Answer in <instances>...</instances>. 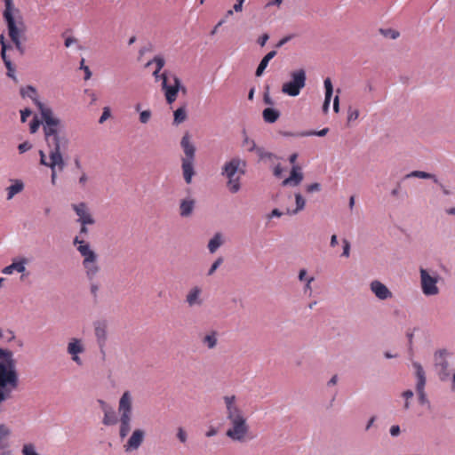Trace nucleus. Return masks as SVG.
Listing matches in <instances>:
<instances>
[{
    "instance_id": "1",
    "label": "nucleus",
    "mask_w": 455,
    "mask_h": 455,
    "mask_svg": "<svg viewBox=\"0 0 455 455\" xmlns=\"http://www.w3.org/2000/svg\"><path fill=\"white\" fill-rule=\"evenodd\" d=\"M62 128L61 121L56 123L47 121L44 124V140L50 149L49 161L46 160L45 153L39 150L40 164L50 169L58 168L59 171H63L66 166L62 149H66L68 144V138L61 132Z\"/></svg>"
},
{
    "instance_id": "2",
    "label": "nucleus",
    "mask_w": 455,
    "mask_h": 455,
    "mask_svg": "<svg viewBox=\"0 0 455 455\" xmlns=\"http://www.w3.org/2000/svg\"><path fill=\"white\" fill-rule=\"evenodd\" d=\"M223 400L227 409V419L230 424L226 435L232 441L242 443L249 432L246 418L243 411L235 404V395H225Z\"/></svg>"
},
{
    "instance_id": "3",
    "label": "nucleus",
    "mask_w": 455,
    "mask_h": 455,
    "mask_svg": "<svg viewBox=\"0 0 455 455\" xmlns=\"http://www.w3.org/2000/svg\"><path fill=\"white\" fill-rule=\"evenodd\" d=\"M132 399L131 393L125 391L118 404V412L120 415V428L119 435L121 438H124L131 430L132 411Z\"/></svg>"
},
{
    "instance_id": "4",
    "label": "nucleus",
    "mask_w": 455,
    "mask_h": 455,
    "mask_svg": "<svg viewBox=\"0 0 455 455\" xmlns=\"http://www.w3.org/2000/svg\"><path fill=\"white\" fill-rule=\"evenodd\" d=\"M162 88L164 91L166 101L172 104L176 100L178 92L186 88L182 86L181 80L174 74H168L166 71L162 73Z\"/></svg>"
},
{
    "instance_id": "5",
    "label": "nucleus",
    "mask_w": 455,
    "mask_h": 455,
    "mask_svg": "<svg viewBox=\"0 0 455 455\" xmlns=\"http://www.w3.org/2000/svg\"><path fill=\"white\" fill-rule=\"evenodd\" d=\"M290 76L291 80L283 84L282 92L288 96L296 97L306 85L307 74L303 68H299L291 71Z\"/></svg>"
},
{
    "instance_id": "6",
    "label": "nucleus",
    "mask_w": 455,
    "mask_h": 455,
    "mask_svg": "<svg viewBox=\"0 0 455 455\" xmlns=\"http://www.w3.org/2000/svg\"><path fill=\"white\" fill-rule=\"evenodd\" d=\"M20 94L23 98H29L34 104L37 107L41 116L44 118L45 124L47 121L52 123L60 122V119L53 116V112L50 108H47L37 96L36 89L32 85H27L20 89Z\"/></svg>"
},
{
    "instance_id": "7",
    "label": "nucleus",
    "mask_w": 455,
    "mask_h": 455,
    "mask_svg": "<svg viewBox=\"0 0 455 455\" xmlns=\"http://www.w3.org/2000/svg\"><path fill=\"white\" fill-rule=\"evenodd\" d=\"M419 273L421 290L423 294L426 296H435L438 294V275L436 273H434V275H430L429 272L425 268H420Z\"/></svg>"
},
{
    "instance_id": "8",
    "label": "nucleus",
    "mask_w": 455,
    "mask_h": 455,
    "mask_svg": "<svg viewBox=\"0 0 455 455\" xmlns=\"http://www.w3.org/2000/svg\"><path fill=\"white\" fill-rule=\"evenodd\" d=\"M448 354L449 353L446 349H439L435 351L434 355L435 367L440 379L443 381L448 379L450 377V372L448 371L449 363L446 359Z\"/></svg>"
},
{
    "instance_id": "9",
    "label": "nucleus",
    "mask_w": 455,
    "mask_h": 455,
    "mask_svg": "<svg viewBox=\"0 0 455 455\" xmlns=\"http://www.w3.org/2000/svg\"><path fill=\"white\" fill-rule=\"evenodd\" d=\"M3 17L6 23L8 35L12 42L14 44L20 41L24 32L18 28L12 12H8L5 15H3Z\"/></svg>"
},
{
    "instance_id": "10",
    "label": "nucleus",
    "mask_w": 455,
    "mask_h": 455,
    "mask_svg": "<svg viewBox=\"0 0 455 455\" xmlns=\"http://www.w3.org/2000/svg\"><path fill=\"white\" fill-rule=\"evenodd\" d=\"M72 209L77 215V222L84 225H92L94 224L95 220L91 215L90 212L87 209L85 203H79L72 204Z\"/></svg>"
},
{
    "instance_id": "11",
    "label": "nucleus",
    "mask_w": 455,
    "mask_h": 455,
    "mask_svg": "<svg viewBox=\"0 0 455 455\" xmlns=\"http://www.w3.org/2000/svg\"><path fill=\"white\" fill-rule=\"evenodd\" d=\"M67 352L71 355L72 360L77 364L82 365L83 362L79 357V354L84 352V347L81 339L73 338L68 344Z\"/></svg>"
},
{
    "instance_id": "12",
    "label": "nucleus",
    "mask_w": 455,
    "mask_h": 455,
    "mask_svg": "<svg viewBox=\"0 0 455 455\" xmlns=\"http://www.w3.org/2000/svg\"><path fill=\"white\" fill-rule=\"evenodd\" d=\"M241 166L245 167L246 162L237 157L232 158L224 164L222 174L227 178L234 177Z\"/></svg>"
},
{
    "instance_id": "13",
    "label": "nucleus",
    "mask_w": 455,
    "mask_h": 455,
    "mask_svg": "<svg viewBox=\"0 0 455 455\" xmlns=\"http://www.w3.org/2000/svg\"><path fill=\"white\" fill-rule=\"evenodd\" d=\"M145 437V432L141 429H135L126 444L124 445L125 451H136L141 445Z\"/></svg>"
},
{
    "instance_id": "14",
    "label": "nucleus",
    "mask_w": 455,
    "mask_h": 455,
    "mask_svg": "<svg viewBox=\"0 0 455 455\" xmlns=\"http://www.w3.org/2000/svg\"><path fill=\"white\" fill-rule=\"evenodd\" d=\"M180 146L183 149L185 156L182 158L183 161H195L196 156V147L190 141L189 135L186 133L180 141Z\"/></svg>"
},
{
    "instance_id": "15",
    "label": "nucleus",
    "mask_w": 455,
    "mask_h": 455,
    "mask_svg": "<svg viewBox=\"0 0 455 455\" xmlns=\"http://www.w3.org/2000/svg\"><path fill=\"white\" fill-rule=\"evenodd\" d=\"M303 180V173L300 171V168L297 165H293L290 176L284 179L282 182V186L283 187H296L301 183Z\"/></svg>"
},
{
    "instance_id": "16",
    "label": "nucleus",
    "mask_w": 455,
    "mask_h": 455,
    "mask_svg": "<svg viewBox=\"0 0 455 455\" xmlns=\"http://www.w3.org/2000/svg\"><path fill=\"white\" fill-rule=\"evenodd\" d=\"M371 290L375 294V296L381 300H385L392 297L391 291L380 281H372L371 283Z\"/></svg>"
},
{
    "instance_id": "17",
    "label": "nucleus",
    "mask_w": 455,
    "mask_h": 455,
    "mask_svg": "<svg viewBox=\"0 0 455 455\" xmlns=\"http://www.w3.org/2000/svg\"><path fill=\"white\" fill-rule=\"evenodd\" d=\"M28 259L26 258H19L14 259L12 264L3 268L2 273L4 275H12L14 271L18 273H24Z\"/></svg>"
},
{
    "instance_id": "18",
    "label": "nucleus",
    "mask_w": 455,
    "mask_h": 455,
    "mask_svg": "<svg viewBox=\"0 0 455 455\" xmlns=\"http://www.w3.org/2000/svg\"><path fill=\"white\" fill-rule=\"evenodd\" d=\"M95 336L99 344V347L103 353V347L106 344L107 339V324L105 322L95 323Z\"/></svg>"
},
{
    "instance_id": "19",
    "label": "nucleus",
    "mask_w": 455,
    "mask_h": 455,
    "mask_svg": "<svg viewBox=\"0 0 455 455\" xmlns=\"http://www.w3.org/2000/svg\"><path fill=\"white\" fill-rule=\"evenodd\" d=\"M413 366L416 369V377H417V383H416V391L417 393L419 392H425V386H426V376H425V371L423 367L419 363H413Z\"/></svg>"
},
{
    "instance_id": "20",
    "label": "nucleus",
    "mask_w": 455,
    "mask_h": 455,
    "mask_svg": "<svg viewBox=\"0 0 455 455\" xmlns=\"http://www.w3.org/2000/svg\"><path fill=\"white\" fill-rule=\"evenodd\" d=\"M181 168L186 183L190 184L192 182V178L195 175L194 161L181 160Z\"/></svg>"
},
{
    "instance_id": "21",
    "label": "nucleus",
    "mask_w": 455,
    "mask_h": 455,
    "mask_svg": "<svg viewBox=\"0 0 455 455\" xmlns=\"http://www.w3.org/2000/svg\"><path fill=\"white\" fill-rule=\"evenodd\" d=\"M276 55V51L273 50L267 52L259 63L255 75L256 76H261L267 68L269 61Z\"/></svg>"
},
{
    "instance_id": "22",
    "label": "nucleus",
    "mask_w": 455,
    "mask_h": 455,
    "mask_svg": "<svg viewBox=\"0 0 455 455\" xmlns=\"http://www.w3.org/2000/svg\"><path fill=\"white\" fill-rule=\"evenodd\" d=\"M281 113L275 108H266L262 111L263 120L267 124L275 123L280 117Z\"/></svg>"
},
{
    "instance_id": "23",
    "label": "nucleus",
    "mask_w": 455,
    "mask_h": 455,
    "mask_svg": "<svg viewBox=\"0 0 455 455\" xmlns=\"http://www.w3.org/2000/svg\"><path fill=\"white\" fill-rule=\"evenodd\" d=\"M201 289L197 286L192 288L187 295L186 301L190 307L200 306L202 299H200Z\"/></svg>"
},
{
    "instance_id": "24",
    "label": "nucleus",
    "mask_w": 455,
    "mask_h": 455,
    "mask_svg": "<svg viewBox=\"0 0 455 455\" xmlns=\"http://www.w3.org/2000/svg\"><path fill=\"white\" fill-rule=\"evenodd\" d=\"M12 184L9 186L7 190V200H11L15 195L20 193L24 188V183L21 180H12Z\"/></svg>"
},
{
    "instance_id": "25",
    "label": "nucleus",
    "mask_w": 455,
    "mask_h": 455,
    "mask_svg": "<svg viewBox=\"0 0 455 455\" xmlns=\"http://www.w3.org/2000/svg\"><path fill=\"white\" fill-rule=\"evenodd\" d=\"M180 216L181 217H188L189 216L195 208V201L192 199H185L182 200L180 203Z\"/></svg>"
},
{
    "instance_id": "26",
    "label": "nucleus",
    "mask_w": 455,
    "mask_h": 455,
    "mask_svg": "<svg viewBox=\"0 0 455 455\" xmlns=\"http://www.w3.org/2000/svg\"><path fill=\"white\" fill-rule=\"evenodd\" d=\"M419 178V179H431L435 183H438V178L432 173L423 171H412L406 175V178Z\"/></svg>"
},
{
    "instance_id": "27",
    "label": "nucleus",
    "mask_w": 455,
    "mask_h": 455,
    "mask_svg": "<svg viewBox=\"0 0 455 455\" xmlns=\"http://www.w3.org/2000/svg\"><path fill=\"white\" fill-rule=\"evenodd\" d=\"M83 266L86 271L87 277L92 281L99 273L100 267L97 261H92L88 264L83 263Z\"/></svg>"
},
{
    "instance_id": "28",
    "label": "nucleus",
    "mask_w": 455,
    "mask_h": 455,
    "mask_svg": "<svg viewBox=\"0 0 455 455\" xmlns=\"http://www.w3.org/2000/svg\"><path fill=\"white\" fill-rule=\"evenodd\" d=\"M295 203H296V208L292 211L287 210V214L290 215H295L299 212L302 211L305 208L306 205V200L299 193L295 194Z\"/></svg>"
},
{
    "instance_id": "29",
    "label": "nucleus",
    "mask_w": 455,
    "mask_h": 455,
    "mask_svg": "<svg viewBox=\"0 0 455 455\" xmlns=\"http://www.w3.org/2000/svg\"><path fill=\"white\" fill-rule=\"evenodd\" d=\"M222 238L220 233H216L213 237L209 241L208 249L211 253L215 252L221 245Z\"/></svg>"
},
{
    "instance_id": "30",
    "label": "nucleus",
    "mask_w": 455,
    "mask_h": 455,
    "mask_svg": "<svg viewBox=\"0 0 455 455\" xmlns=\"http://www.w3.org/2000/svg\"><path fill=\"white\" fill-rule=\"evenodd\" d=\"M173 124L175 125H179L180 124H181L182 122L185 121L186 117H187V112H186V108L185 107H180L178 108L174 113H173Z\"/></svg>"
},
{
    "instance_id": "31",
    "label": "nucleus",
    "mask_w": 455,
    "mask_h": 455,
    "mask_svg": "<svg viewBox=\"0 0 455 455\" xmlns=\"http://www.w3.org/2000/svg\"><path fill=\"white\" fill-rule=\"evenodd\" d=\"M73 243L75 245H77L76 250L79 251L81 255L92 250L90 244L84 242L83 239H80L79 236H76L74 238Z\"/></svg>"
},
{
    "instance_id": "32",
    "label": "nucleus",
    "mask_w": 455,
    "mask_h": 455,
    "mask_svg": "<svg viewBox=\"0 0 455 455\" xmlns=\"http://www.w3.org/2000/svg\"><path fill=\"white\" fill-rule=\"evenodd\" d=\"M44 118L41 116V119L38 118L37 116H34L33 119L29 124V131L31 133H35L39 129L40 125H43V130L44 131Z\"/></svg>"
},
{
    "instance_id": "33",
    "label": "nucleus",
    "mask_w": 455,
    "mask_h": 455,
    "mask_svg": "<svg viewBox=\"0 0 455 455\" xmlns=\"http://www.w3.org/2000/svg\"><path fill=\"white\" fill-rule=\"evenodd\" d=\"M243 143H242L243 147L245 148L246 150L249 152L255 151L258 148L256 145V142L247 136L245 131H243Z\"/></svg>"
},
{
    "instance_id": "34",
    "label": "nucleus",
    "mask_w": 455,
    "mask_h": 455,
    "mask_svg": "<svg viewBox=\"0 0 455 455\" xmlns=\"http://www.w3.org/2000/svg\"><path fill=\"white\" fill-rule=\"evenodd\" d=\"M228 186L229 191L232 193L238 192L241 188L240 178L234 176V177L228 178Z\"/></svg>"
},
{
    "instance_id": "35",
    "label": "nucleus",
    "mask_w": 455,
    "mask_h": 455,
    "mask_svg": "<svg viewBox=\"0 0 455 455\" xmlns=\"http://www.w3.org/2000/svg\"><path fill=\"white\" fill-rule=\"evenodd\" d=\"M203 342L208 348H213L217 344L216 332L212 331L210 334H207L204 338Z\"/></svg>"
},
{
    "instance_id": "36",
    "label": "nucleus",
    "mask_w": 455,
    "mask_h": 455,
    "mask_svg": "<svg viewBox=\"0 0 455 455\" xmlns=\"http://www.w3.org/2000/svg\"><path fill=\"white\" fill-rule=\"evenodd\" d=\"M11 435V429L4 424H0V450L5 448L3 440Z\"/></svg>"
},
{
    "instance_id": "37",
    "label": "nucleus",
    "mask_w": 455,
    "mask_h": 455,
    "mask_svg": "<svg viewBox=\"0 0 455 455\" xmlns=\"http://www.w3.org/2000/svg\"><path fill=\"white\" fill-rule=\"evenodd\" d=\"M328 132H329L328 128H323L319 131H315V130L302 131L301 135H304L305 137H310V136L323 137L328 133Z\"/></svg>"
},
{
    "instance_id": "38",
    "label": "nucleus",
    "mask_w": 455,
    "mask_h": 455,
    "mask_svg": "<svg viewBox=\"0 0 455 455\" xmlns=\"http://www.w3.org/2000/svg\"><path fill=\"white\" fill-rule=\"evenodd\" d=\"M260 160L272 159L275 155L271 152L266 151L263 148H257L255 150Z\"/></svg>"
},
{
    "instance_id": "39",
    "label": "nucleus",
    "mask_w": 455,
    "mask_h": 455,
    "mask_svg": "<svg viewBox=\"0 0 455 455\" xmlns=\"http://www.w3.org/2000/svg\"><path fill=\"white\" fill-rule=\"evenodd\" d=\"M156 63V68L161 70L165 64L164 58L162 55H156L154 59L147 63V66H149L151 63Z\"/></svg>"
},
{
    "instance_id": "40",
    "label": "nucleus",
    "mask_w": 455,
    "mask_h": 455,
    "mask_svg": "<svg viewBox=\"0 0 455 455\" xmlns=\"http://www.w3.org/2000/svg\"><path fill=\"white\" fill-rule=\"evenodd\" d=\"M82 256L84 257L83 263L85 264L97 260V254L92 250L87 251L86 253H83Z\"/></svg>"
},
{
    "instance_id": "41",
    "label": "nucleus",
    "mask_w": 455,
    "mask_h": 455,
    "mask_svg": "<svg viewBox=\"0 0 455 455\" xmlns=\"http://www.w3.org/2000/svg\"><path fill=\"white\" fill-rule=\"evenodd\" d=\"M21 452L23 455H39L32 443L24 444Z\"/></svg>"
},
{
    "instance_id": "42",
    "label": "nucleus",
    "mask_w": 455,
    "mask_h": 455,
    "mask_svg": "<svg viewBox=\"0 0 455 455\" xmlns=\"http://www.w3.org/2000/svg\"><path fill=\"white\" fill-rule=\"evenodd\" d=\"M324 89H325V95L328 97H332L333 94V86L331 78L327 77L324 79L323 82Z\"/></svg>"
},
{
    "instance_id": "43",
    "label": "nucleus",
    "mask_w": 455,
    "mask_h": 455,
    "mask_svg": "<svg viewBox=\"0 0 455 455\" xmlns=\"http://www.w3.org/2000/svg\"><path fill=\"white\" fill-rule=\"evenodd\" d=\"M102 422L106 426L114 425L116 423V419L113 414L105 412Z\"/></svg>"
},
{
    "instance_id": "44",
    "label": "nucleus",
    "mask_w": 455,
    "mask_h": 455,
    "mask_svg": "<svg viewBox=\"0 0 455 455\" xmlns=\"http://www.w3.org/2000/svg\"><path fill=\"white\" fill-rule=\"evenodd\" d=\"M342 247H343V251H342L341 256L348 258L350 255V248H351V244H350L349 241L347 239H343L342 240Z\"/></svg>"
},
{
    "instance_id": "45",
    "label": "nucleus",
    "mask_w": 455,
    "mask_h": 455,
    "mask_svg": "<svg viewBox=\"0 0 455 455\" xmlns=\"http://www.w3.org/2000/svg\"><path fill=\"white\" fill-rule=\"evenodd\" d=\"M380 31L386 37H390L392 39H395L399 36V32L394 29L387 28L380 29Z\"/></svg>"
},
{
    "instance_id": "46",
    "label": "nucleus",
    "mask_w": 455,
    "mask_h": 455,
    "mask_svg": "<svg viewBox=\"0 0 455 455\" xmlns=\"http://www.w3.org/2000/svg\"><path fill=\"white\" fill-rule=\"evenodd\" d=\"M151 117V111L147 109L140 113V122L141 124H147Z\"/></svg>"
},
{
    "instance_id": "47",
    "label": "nucleus",
    "mask_w": 455,
    "mask_h": 455,
    "mask_svg": "<svg viewBox=\"0 0 455 455\" xmlns=\"http://www.w3.org/2000/svg\"><path fill=\"white\" fill-rule=\"evenodd\" d=\"M177 438L179 441L182 443H185L188 440V435L186 431L183 429V427H180L177 429Z\"/></svg>"
},
{
    "instance_id": "48",
    "label": "nucleus",
    "mask_w": 455,
    "mask_h": 455,
    "mask_svg": "<svg viewBox=\"0 0 455 455\" xmlns=\"http://www.w3.org/2000/svg\"><path fill=\"white\" fill-rule=\"evenodd\" d=\"M32 148V144L29 141H24L18 146V150L20 154H24L25 152L30 150Z\"/></svg>"
},
{
    "instance_id": "49",
    "label": "nucleus",
    "mask_w": 455,
    "mask_h": 455,
    "mask_svg": "<svg viewBox=\"0 0 455 455\" xmlns=\"http://www.w3.org/2000/svg\"><path fill=\"white\" fill-rule=\"evenodd\" d=\"M359 116V111L357 109H354L352 108H349L347 111V121L352 122L358 118Z\"/></svg>"
},
{
    "instance_id": "50",
    "label": "nucleus",
    "mask_w": 455,
    "mask_h": 455,
    "mask_svg": "<svg viewBox=\"0 0 455 455\" xmlns=\"http://www.w3.org/2000/svg\"><path fill=\"white\" fill-rule=\"evenodd\" d=\"M322 188V186L318 182H314L307 186L306 190L307 193L318 192Z\"/></svg>"
},
{
    "instance_id": "51",
    "label": "nucleus",
    "mask_w": 455,
    "mask_h": 455,
    "mask_svg": "<svg viewBox=\"0 0 455 455\" xmlns=\"http://www.w3.org/2000/svg\"><path fill=\"white\" fill-rule=\"evenodd\" d=\"M413 395H414L413 391L411 390V389H408V390H405L404 392H403L402 395L405 399V403H404V408L405 409H409L410 403L408 402V400L410 398H411L413 396Z\"/></svg>"
},
{
    "instance_id": "52",
    "label": "nucleus",
    "mask_w": 455,
    "mask_h": 455,
    "mask_svg": "<svg viewBox=\"0 0 455 455\" xmlns=\"http://www.w3.org/2000/svg\"><path fill=\"white\" fill-rule=\"evenodd\" d=\"M221 263H222V259L221 258L217 259L211 266L210 269L208 270L207 275H212L218 269V267L220 266Z\"/></svg>"
},
{
    "instance_id": "53",
    "label": "nucleus",
    "mask_w": 455,
    "mask_h": 455,
    "mask_svg": "<svg viewBox=\"0 0 455 455\" xmlns=\"http://www.w3.org/2000/svg\"><path fill=\"white\" fill-rule=\"evenodd\" d=\"M32 115V110L28 108H26L22 110H20V121L22 123H25L27 121V118Z\"/></svg>"
},
{
    "instance_id": "54",
    "label": "nucleus",
    "mask_w": 455,
    "mask_h": 455,
    "mask_svg": "<svg viewBox=\"0 0 455 455\" xmlns=\"http://www.w3.org/2000/svg\"><path fill=\"white\" fill-rule=\"evenodd\" d=\"M4 2L5 9L3 12V15H5L8 12H12V11L14 9L12 0H4Z\"/></svg>"
},
{
    "instance_id": "55",
    "label": "nucleus",
    "mask_w": 455,
    "mask_h": 455,
    "mask_svg": "<svg viewBox=\"0 0 455 455\" xmlns=\"http://www.w3.org/2000/svg\"><path fill=\"white\" fill-rule=\"evenodd\" d=\"M80 68L84 71V80L90 79V77L92 76V72H91L89 67L84 65V59L81 60V67H80Z\"/></svg>"
},
{
    "instance_id": "56",
    "label": "nucleus",
    "mask_w": 455,
    "mask_h": 455,
    "mask_svg": "<svg viewBox=\"0 0 455 455\" xmlns=\"http://www.w3.org/2000/svg\"><path fill=\"white\" fill-rule=\"evenodd\" d=\"M109 116H110V109H109V108L105 107L103 108V112L99 119V123L100 124L104 123Z\"/></svg>"
},
{
    "instance_id": "57",
    "label": "nucleus",
    "mask_w": 455,
    "mask_h": 455,
    "mask_svg": "<svg viewBox=\"0 0 455 455\" xmlns=\"http://www.w3.org/2000/svg\"><path fill=\"white\" fill-rule=\"evenodd\" d=\"M315 280V277L314 276H309L306 282H305V286H304V292L305 293H307V292H311V283L312 282Z\"/></svg>"
},
{
    "instance_id": "58",
    "label": "nucleus",
    "mask_w": 455,
    "mask_h": 455,
    "mask_svg": "<svg viewBox=\"0 0 455 455\" xmlns=\"http://www.w3.org/2000/svg\"><path fill=\"white\" fill-rule=\"evenodd\" d=\"M280 134L283 137H305L302 132H280Z\"/></svg>"
},
{
    "instance_id": "59",
    "label": "nucleus",
    "mask_w": 455,
    "mask_h": 455,
    "mask_svg": "<svg viewBox=\"0 0 455 455\" xmlns=\"http://www.w3.org/2000/svg\"><path fill=\"white\" fill-rule=\"evenodd\" d=\"M390 435L391 436L393 437H396L400 435L401 433V429H400V427L398 425H394L390 427Z\"/></svg>"
},
{
    "instance_id": "60",
    "label": "nucleus",
    "mask_w": 455,
    "mask_h": 455,
    "mask_svg": "<svg viewBox=\"0 0 455 455\" xmlns=\"http://www.w3.org/2000/svg\"><path fill=\"white\" fill-rule=\"evenodd\" d=\"M268 39H269V36H268L267 34H266V33H265V34H263L262 36H260L259 37V39H258V44H259L261 47H263V46L267 44V40H268Z\"/></svg>"
},
{
    "instance_id": "61",
    "label": "nucleus",
    "mask_w": 455,
    "mask_h": 455,
    "mask_svg": "<svg viewBox=\"0 0 455 455\" xmlns=\"http://www.w3.org/2000/svg\"><path fill=\"white\" fill-rule=\"evenodd\" d=\"M243 3L244 0H236L235 4L233 6V10L236 12H242Z\"/></svg>"
},
{
    "instance_id": "62",
    "label": "nucleus",
    "mask_w": 455,
    "mask_h": 455,
    "mask_svg": "<svg viewBox=\"0 0 455 455\" xmlns=\"http://www.w3.org/2000/svg\"><path fill=\"white\" fill-rule=\"evenodd\" d=\"M331 100V97H328L327 95H325L324 101L323 104V112L326 113L328 111V109L330 108Z\"/></svg>"
},
{
    "instance_id": "63",
    "label": "nucleus",
    "mask_w": 455,
    "mask_h": 455,
    "mask_svg": "<svg viewBox=\"0 0 455 455\" xmlns=\"http://www.w3.org/2000/svg\"><path fill=\"white\" fill-rule=\"evenodd\" d=\"M307 269H305V268H301V269L299 271V275H298L299 280L300 282H306V280L308 278V277L307 276Z\"/></svg>"
},
{
    "instance_id": "64",
    "label": "nucleus",
    "mask_w": 455,
    "mask_h": 455,
    "mask_svg": "<svg viewBox=\"0 0 455 455\" xmlns=\"http://www.w3.org/2000/svg\"><path fill=\"white\" fill-rule=\"evenodd\" d=\"M417 394H418V397H419V402L421 404L428 403V400L427 398V395H426L425 392H419V393H417Z\"/></svg>"
}]
</instances>
